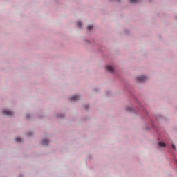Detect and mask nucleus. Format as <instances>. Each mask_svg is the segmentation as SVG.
Returning <instances> with one entry per match:
<instances>
[{
  "instance_id": "f257e3e1",
  "label": "nucleus",
  "mask_w": 177,
  "mask_h": 177,
  "mask_svg": "<svg viewBox=\"0 0 177 177\" xmlns=\"http://www.w3.org/2000/svg\"><path fill=\"white\" fill-rule=\"evenodd\" d=\"M146 80H147V77L146 76H140L137 77V81H138V82H145Z\"/></svg>"
},
{
  "instance_id": "f03ea898",
  "label": "nucleus",
  "mask_w": 177,
  "mask_h": 177,
  "mask_svg": "<svg viewBox=\"0 0 177 177\" xmlns=\"http://www.w3.org/2000/svg\"><path fill=\"white\" fill-rule=\"evenodd\" d=\"M3 115H13V112L8 110L3 111Z\"/></svg>"
},
{
  "instance_id": "7ed1b4c3",
  "label": "nucleus",
  "mask_w": 177,
  "mask_h": 177,
  "mask_svg": "<svg viewBox=\"0 0 177 177\" xmlns=\"http://www.w3.org/2000/svg\"><path fill=\"white\" fill-rule=\"evenodd\" d=\"M106 70L109 72V73H114V67L110 66V65H108L106 66Z\"/></svg>"
},
{
  "instance_id": "20e7f679",
  "label": "nucleus",
  "mask_w": 177,
  "mask_h": 177,
  "mask_svg": "<svg viewBox=\"0 0 177 177\" xmlns=\"http://www.w3.org/2000/svg\"><path fill=\"white\" fill-rule=\"evenodd\" d=\"M78 99H80V97H78V95H75L69 98V100H71L72 102H75L78 100Z\"/></svg>"
},
{
  "instance_id": "39448f33",
  "label": "nucleus",
  "mask_w": 177,
  "mask_h": 177,
  "mask_svg": "<svg viewBox=\"0 0 177 177\" xmlns=\"http://www.w3.org/2000/svg\"><path fill=\"white\" fill-rule=\"evenodd\" d=\"M48 143H49V140H43V141H42V145L43 146H46V145H48Z\"/></svg>"
},
{
  "instance_id": "423d86ee",
  "label": "nucleus",
  "mask_w": 177,
  "mask_h": 177,
  "mask_svg": "<svg viewBox=\"0 0 177 177\" xmlns=\"http://www.w3.org/2000/svg\"><path fill=\"white\" fill-rule=\"evenodd\" d=\"M158 146H160V147H165V143L160 142L158 143Z\"/></svg>"
},
{
  "instance_id": "0eeeda50",
  "label": "nucleus",
  "mask_w": 177,
  "mask_h": 177,
  "mask_svg": "<svg viewBox=\"0 0 177 177\" xmlns=\"http://www.w3.org/2000/svg\"><path fill=\"white\" fill-rule=\"evenodd\" d=\"M130 2H131V3H138V2H139V0H130Z\"/></svg>"
},
{
  "instance_id": "6e6552de",
  "label": "nucleus",
  "mask_w": 177,
  "mask_h": 177,
  "mask_svg": "<svg viewBox=\"0 0 177 177\" xmlns=\"http://www.w3.org/2000/svg\"><path fill=\"white\" fill-rule=\"evenodd\" d=\"M93 28V25H88V30H92Z\"/></svg>"
},
{
  "instance_id": "1a4fd4ad",
  "label": "nucleus",
  "mask_w": 177,
  "mask_h": 177,
  "mask_svg": "<svg viewBox=\"0 0 177 177\" xmlns=\"http://www.w3.org/2000/svg\"><path fill=\"white\" fill-rule=\"evenodd\" d=\"M21 140V138H20L19 137L15 138V141L20 142Z\"/></svg>"
},
{
  "instance_id": "9d476101",
  "label": "nucleus",
  "mask_w": 177,
  "mask_h": 177,
  "mask_svg": "<svg viewBox=\"0 0 177 177\" xmlns=\"http://www.w3.org/2000/svg\"><path fill=\"white\" fill-rule=\"evenodd\" d=\"M78 27H81L82 26V24L81 22H77Z\"/></svg>"
},
{
  "instance_id": "9b49d317",
  "label": "nucleus",
  "mask_w": 177,
  "mask_h": 177,
  "mask_svg": "<svg viewBox=\"0 0 177 177\" xmlns=\"http://www.w3.org/2000/svg\"><path fill=\"white\" fill-rule=\"evenodd\" d=\"M172 147H173L174 150H175V149H176L175 145H172Z\"/></svg>"
}]
</instances>
